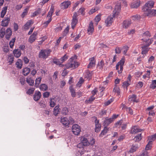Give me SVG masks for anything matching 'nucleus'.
<instances>
[{"label": "nucleus", "mask_w": 156, "mask_h": 156, "mask_svg": "<svg viewBox=\"0 0 156 156\" xmlns=\"http://www.w3.org/2000/svg\"><path fill=\"white\" fill-rule=\"evenodd\" d=\"M3 51L6 53L8 52L9 51L8 46H4L3 48Z\"/></svg>", "instance_id": "62"}, {"label": "nucleus", "mask_w": 156, "mask_h": 156, "mask_svg": "<svg viewBox=\"0 0 156 156\" xmlns=\"http://www.w3.org/2000/svg\"><path fill=\"white\" fill-rule=\"evenodd\" d=\"M95 59V58L94 57L89 59L90 62L87 66L88 68H91L95 66L96 61Z\"/></svg>", "instance_id": "11"}, {"label": "nucleus", "mask_w": 156, "mask_h": 156, "mask_svg": "<svg viewBox=\"0 0 156 156\" xmlns=\"http://www.w3.org/2000/svg\"><path fill=\"white\" fill-rule=\"evenodd\" d=\"M51 51V50L49 49L41 50L39 52L38 57L40 58L46 59L50 55Z\"/></svg>", "instance_id": "3"}, {"label": "nucleus", "mask_w": 156, "mask_h": 156, "mask_svg": "<svg viewBox=\"0 0 156 156\" xmlns=\"http://www.w3.org/2000/svg\"><path fill=\"white\" fill-rule=\"evenodd\" d=\"M53 62L55 64L57 65H58L60 66H63V65L61 63V62L59 60H59L57 59L54 60Z\"/></svg>", "instance_id": "40"}, {"label": "nucleus", "mask_w": 156, "mask_h": 156, "mask_svg": "<svg viewBox=\"0 0 156 156\" xmlns=\"http://www.w3.org/2000/svg\"><path fill=\"white\" fill-rule=\"evenodd\" d=\"M71 3V2L69 1H65L61 4V7L62 9H67Z\"/></svg>", "instance_id": "9"}, {"label": "nucleus", "mask_w": 156, "mask_h": 156, "mask_svg": "<svg viewBox=\"0 0 156 156\" xmlns=\"http://www.w3.org/2000/svg\"><path fill=\"white\" fill-rule=\"evenodd\" d=\"M78 16L77 12H75L73 16L72 22L71 23L72 28L73 29L77 23L78 20L77 17Z\"/></svg>", "instance_id": "6"}, {"label": "nucleus", "mask_w": 156, "mask_h": 156, "mask_svg": "<svg viewBox=\"0 0 156 156\" xmlns=\"http://www.w3.org/2000/svg\"><path fill=\"white\" fill-rule=\"evenodd\" d=\"M125 60L124 58H122L120 61L116 65V70H118V72L119 74L122 73L123 70V66L125 63Z\"/></svg>", "instance_id": "5"}, {"label": "nucleus", "mask_w": 156, "mask_h": 156, "mask_svg": "<svg viewBox=\"0 0 156 156\" xmlns=\"http://www.w3.org/2000/svg\"><path fill=\"white\" fill-rule=\"evenodd\" d=\"M60 108H59V106H56L54 108L53 111V114L55 115L56 116L58 114L59 112H60L59 111Z\"/></svg>", "instance_id": "28"}, {"label": "nucleus", "mask_w": 156, "mask_h": 156, "mask_svg": "<svg viewBox=\"0 0 156 156\" xmlns=\"http://www.w3.org/2000/svg\"><path fill=\"white\" fill-rule=\"evenodd\" d=\"M77 57L76 55L71 57L69 60V62L67 63L65 66L66 69L72 68L75 69L79 65V64L76 61Z\"/></svg>", "instance_id": "2"}, {"label": "nucleus", "mask_w": 156, "mask_h": 156, "mask_svg": "<svg viewBox=\"0 0 156 156\" xmlns=\"http://www.w3.org/2000/svg\"><path fill=\"white\" fill-rule=\"evenodd\" d=\"M7 7H4L3 9L2 10L1 12V18H3L5 14H6V10H7Z\"/></svg>", "instance_id": "37"}, {"label": "nucleus", "mask_w": 156, "mask_h": 156, "mask_svg": "<svg viewBox=\"0 0 156 156\" xmlns=\"http://www.w3.org/2000/svg\"><path fill=\"white\" fill-rule=\"evenodd\" d=\"M14 57L12 55H8L7 61L9 64H11L13 62Z\"/></svg>", "instance_id": "23"}, {"label": "nucleus", "mask_w": 156, "mask_h": 156, "mask_svg": "<svg viewBox=\"0 0 156 156\" xmlns=\"http://www.w3.org/2000/svg\"><path fill=\"white\" fill-rule=\"evenodd\" d=\"M113 121V119L110 118L106 119L104 121V123L105 125H108Z\"/></svg>", "instance_id": "32"}, {"label": "nucleus", "mask_w": 156, "mask_h": 156, "mask_svg": "<svg viewBox=\"0 0 156 156\" xmlns=\"http://www.w3.org/2000/svg\"><path fill=\"white\" fill-rule=\"evenodd\" d=\"M60 121L63 125L66 126H68L69 124L68 119L66 117H62Z\"/></svg>", "instance_id": "13"}, {"label": "nucleus", "mask_w": 156, "mask_h": 156, "mask_svg": "<svg viewBox=\"0 0 156 156\" xmlns=\"http://www.w3.org/2000/svg\"><path fill=\"white\" fill-rule=\"evenodd\" d=\"M104 65V63L103 61L102 60H101L100 62L98 63V67L99 69H101L103 68Z\"/></svg>", "instance_id": "39"}, {"label": "nucleus", "mask_w": 156, "mask_h": 156, "mask_svg": "<svg viewBox=\"0 0 156 156\" xmlns=\"http://www.w3.org/2000/svg\"><path fill=\"white\" fill-rule=\"evenodd\" d=\"M101 125L100 124H98L95 125V131L98 132L101 130Z\"/></svg>", "instance_id": "48"}, {"label": "nucleus", "mask_w": 156, "mask_h": 156, "mask_svg": "<svg viewBox=\"0 0 156 156\" xmlns=\"http://www.w3.org/2000/svg\"><path fill=\"white\" fill-rule=\"evenodd\" d=\"M50 95V93L48 92H44L43 94V97L44 98H48Z\"/></svg>", "instance_id": "64"}, {"label": "nucleus", "mask_w": 156, "mask_h": 156, "mask_svg": "<svg viewBox=\"0 0 156 156\" xmlns=\"http://www.w3.org/2000/svg\"><path fill=\"white\" fill-rule=\"evenodd\" d=\"M140 18V16L138 15H136L135 16H133L131 17V19L134 20L136 21L138 20Z\"/></svg>", "instance_id": "51"}, {"label": "nucleus", "mask_w": 156, "mask_h": 156, "mask_svg": "<svg viewBox=\"0 0 156 156\" xmlns=\"http://www.w3.org/2000/svg\"><path fill=\"white\" fill-rule=\"evenodd\" d=\"M27 82L30 86H32L34 84V80L32 79H27Z\"/></svg>", "instance_id": "41"}, {"label": "nucleus", "mask_w": 156, "mask_h": 156, "mask_svg": "<svg viewBox=\"0 0 156 156\" xmlns=\"http://www.w3.org/2000/svg\"><path fill=\"white\" fill-rule=\"evenodd\" d=\"M54 12V9L53 8H51L49 11L48 13L47 16V18H48L49 19H51L53 13Z\"/></svg>", "instance_id": "27"}, {"label": "nucleus", "mask_w": 156, "mask_h": 156, "mask_svg": "<svg viewBox=\"0 0 156 156\" xmlns=\"http://www.w3.org/2000/svg\"><path fill=\"white\" fill-rule=\"evenodd\" d=\"M40 89L43 91L47 90L48 89L47 86L44 84H42L40 86Z\"/></svg>", "instance_id": "36"}, {"label": "nucleus", "mask_w": 156, "mask_h": 156, "mask_svg": "<svg viewBox=\"0 0 156 156\" xmlns=\"http://www.w3.org/2000/svg\"><path fill=\"white\" fill-rule=\"evenodd\" d=\"M141 155V156H149L148 152L145 150L143 151Z\"/></svg>", "instance_id": "56"}, {"label": "nucleus", "mask_w": 156, "mask_h": 156, "mask_svg": "<svg viewBox=\"0 0 156 156\" xmlns=\"http://www.w3.org/2000/svg\"><path fill=\"white\" fill-rule=\"evenodd\" d=\"M28 10V8H26L24 9L21 15V16L22 18H23L25 16L27 15Z\"/></svg>", "instance_id": "53"}, {"label": "nucleus", "mask_w": 156, "mask_h": 156, "mask_svg": "<svg viewBox=\"0 0 156 156\" xmlns=\"http://www.w3.org/2000/svg\"><path fill=\"white\" fill-rule=\"evenodd\" d=\"M5 28H2L1 29L0 31V37L1 38H3L5 34Z\"/></svg>", "instance_id": "43"}, {"label": "nucleus", "mask_w": 156, "mask_h": 156, "mask_svg": "<svg viewBox=\"0 0 156 156\" xmlns=\"http://www.w3.org/2000/svg\"><path fill=\"white\" fill-rule=\"evenodd\" d=\"M152 143L151 142H148V144L147 145L145 151H147L151 149L152 148Z\"/></svg>", "instance_id": "45"}, {"label": "nucleus", "mask_w": 156, "mask_h": 156, "mask_svg": "<svg viewBox=\"0 0 156 156\" xmlns=\"http://www.w3.org/2000/svg\"><path fill=\"white\" fill-rule=\"evenodd\" d=\"M93 97L94 96L92 95L89 99L88 100H86V101L87 103H90L94 100L95 98H94Z\"/></svg>", "instance_id": "61"}, {"label": "nucleus", "mask_w": 156, "mask_h": 156, "mask_svg": "<svg viewBox=\"0 0 156 156\" xmlns=\"http://www.w3.org/2000/svg\"><path fill=\"white\" fill-rule=\"evenodd\" d=\"M154 2L152 1H149L146 3L143 8L151 9L154 6Z\"/></svg>", "instance_id": "14"}, {"label": "nucleus", "mask_w": 156, "mask_h": 156, "mask_svg": "<svg viewBox=\"0 0 156 156\" xmlns=\"http://www.w3.org/2000/svg\"><path fill=\"white\" fill-rule=\"evenodd\" d=\"M16 65L17 68L19 69H21L23 65L22 61L20 59H18L16 63Z\"/></svg>", "instance_id": "22"}, {"label": "nucleus", "mask_w": 156, "mask_h": 156, "mask_svg": "<svg viewBox=\"0 0 156 156\" xmlns=\"http://www.w3.org/2000/svg\"><path fill=\"white\" fill-rule=\"evenodd\" d=\"M37 35V32H34L31 35L29 38L28 41L30 43H32L36 39V37Z\"/></svg>", "instance_id": "10"}, {"label": "nucleus", "mask_w": 156, "mask_h": 156, "mask_svg": "<svg viewBox=\"0 0 156 156\" xmlns=\"http://www.w3.org/2000/svg\"><path fill=\"white\" fill-rule=\"evenodd\" d=\"M136 96L135 95L133 94L131 96H129V101H130L137 102V101L136 100Z\"/></svg>", "instance_id": "29"}, {"label": "nucleus", "mask_w": 156, "mask_h": 156, "mask_svg": "<svg viewBox=\"0 0 156 156\" xmlns=\"http://www.w3.org/2000/svg\"><path fill=\"white\" fill-rule=\"evenodd\" d=\"M13 53L15 57L16 58L20 57L21 55L20 50L19 49L14 50L13 51Z\"/></svg>", "instance_id": "20"}, {"label": "nucleus", "mask_w": 156, "mask_h": 156, "mask_svg": "<svg viewBox=\"0 0 156 156\" xmlns=\"http://www.w3.org/2000/svg\"><path fill=\"white\" fill-rule=\"evenodd\" d=\"M93 23L92 21L90 22L87 29V33L89 35L92 34L94 31Z\"/></svg>", "instance_id": "8"}, {"label": "nucleus", "mask_w": 156, "mask_h": 156, "mask_svg": "<svg viewBox=\"0 0 156 156\" xmlns=\"http://www.w3.org/2000/svg\"><path fill=\"white\" fill-rule=\"evenodd\" d=\"M140 0H137L131 3L130 6L132 8H137L140 5Z\"/></svg>", "instance_id": "12"}, {"label": "nucleus", "mask_w": 156, "mask_h": 156, "mask_svg": "<svg viewBox=\"0 0 156 156\" xmlns=\"http://www.w3.org/2000/svg\"><path fill=\"white\" fill-rule=\"evenodd\" d=\"M156 138V133L154 134L153 135H152L151 136L149 137H148V140H149V142H151L152 143V141L154 140Z\"/></svg>", "instance_id": "38"}, {"label": "nucleus", "mask_w": 156, "mask_h": 156, "mask_svg": "<svg viewBox=\"0 0 156 156\" xmlns=\"http://www.w3.org/2000/svg\"><path fill=\"white\" fill-rule=\"evenodd\" d=\"M141 131V129H140L138 126H134L132 128L131 132L132 133H135L140 132Z\"/></svg>", "instance_id": "19"}, {"label": "nucleus", "mask_w": 156, "mask_h": 156, "mask_svg": "<svg viewBox=\"0 0 156 156\" xmlns=\"http://www.w3.org/2000/svg\"><path fill=\"white\" fill-rule=\"evenodd\" d=\"M138 148V147L137 145H133L129 151V152L130 153H133Z\"/></svg>", "instance_id": "30"}, {"label": "nucleus", "mask_w": 156, "mask_h": 156, "mask_svg": "<svg viewBox=\"0 0 156 156\" xmlns=\"http://www.w3.org/2000/svg\"><path fill=\"white\" fill-rule=\"evenodd\" d=\"M84 82V80H83V79H80L79 82L77 84H76V86L79 87H80L81 85L83 84Z\"/></svg>", "instance_id": "57"}, {"label": "nucleus", "mask_w": 156, "mask_h": 156, "mask_svg": "<svg viewBox=\"0 0 156 156\" xmlns=\"http://www.w3.org/2000/svg\"><path fill=\"white\" fill-rule=\"evenodd\" d=\"M101 15L99 14L95 18L94 20L96 22V24H98V22L101 20Z\"/></svg>", "instance_id": "42"}, {"label": "nucleus", "mask_w": 156, "mask_h": 156, "mask_svg": "<svg viewBox=\"0 0 156 156\" xmlns=\"http://www.w3.org/2000/svg\"><path fill=\"white\" fill-rule=\"evenodd\" d=\"M30 72V69L28 67H25L23 69V73L25 76L27 75Z\"/></svg>", "instance_id": "26"}, {"label": "nucleus", "mask_w": 156, "mask_h": 156, "mask_svg": "<svg viewBox=\"0 0 156 156\" xmlns=\"http://www.w3.org/2000/svg\"><path fill=\"white\" fill-rule=\"evenodd\" d=\"M131 23L130 21L125 20L123 21L122 24L123 27L126 28L129 26Z\"/></svg>", "instance_id": "24"}, {"label": "nucleus", "mask_w": 156, "mask_h": 156, "mask_svg": "<svg viewBox=\"0 0 156 156\" xmlns=\"http://www.w3.org/2000/svg\"><path fill=\"white\" fill-rule=\"evenodd\" d=\"M52 19H49L48 20L44 23V26L46 27L48 25V24L51 22Z\"/></svg>", "instance_id": "59"}, {"label": "nucleus", "mask_w": 156, "mask_h": 156, "mask_svg": "<svg viewBox=\"0 0 156 156\" xmlns=\"http://www.w3.org/2000/svg\"><path fill=\"white\" fill-rule=\"evenodd\" d=\"M6 34L11 35L12 34V30L10 28H8L6 31Z\"/></svg>", "instance_id": "60"}, {"label": "nucleus", "mask_w": 156, "mask_h": 156, "mask_svg": "<svg viewBox=\"0 0 156 156\" xmlns=\"http://www.w3.org/2000/svg\"><path fill=\"white\" fill-rule=\"evenodd\" d=\"M130 82V79H129L127 81L124 82L123 83V86H124V87L126 86L127 87L129 85Z\"/></svg>", "instance_id": "58"}, {"label": "nucleus", "mask_w": 156, "mask_h": 156, "mask_svg": "<svg viewBox=\"0 0 156 156\" xmlns=\"http://www.w3.org/2000/svg\"><path fill=\"white\" fill-rule=\"evenodd\" d=\"M72 131L74 134L78 135L80 131V126L77 124L73 125L72 126Z\"/></svg>", "instance_id": "7"}, {"label": "nucleus", "mask_w": 156, "mask_h": 156, "mask_svg": "<svg viewBox=\"0 0 156 156\" xmlns=\"http://www.w3.org/2000/svg\"><path fill=\"white\" fill-rule=\"evenodd\" d=\"M41 9H39L37 10L35 12H34L33 13L32 16L34 17L35 16H37V15L41 11Z\"/></svg>", "instance_id": "55"}, {"label": "nucleus", "mask_w": 156, "mask_h": 156, "mask_svg": "<svg viewBox=\"0 0 156 156\" xmlns=\"http://www.w3.org/2000/svg\"><path fill=\"white\" fill-rule=\"evenodd\" d=\"M49 103L50 107H53L56 105V100L54 98H50Z\"/></svg>", "instance_id": "31"}, {"label": "nucleus", "mask_w": 156, "mask_h": 156, "mask_svg": "<svg viewBox=\"0 0 156 156\" xmlns=\"http://www.w3.org/2000/svg\"><path fill=\"white\" fill-rule=\"evenodd\" d=\"M34 22L32 20L28 21L24 26V28L25 29L27 30L29 28L30 26L33 24Z\"/></svg>", "instance_id": "25"}, {"label": "nucleus", "mask_w": 156, "mask_h": 156, "mask_svg": "<svg viewBox=\"0 0 156 156\" xmlns=\"http://www.w3.org/2000/svg\"><path fill=\"white\" fill-rule=\"evenodd\" d=\"M113 91L117 93L118 94H119L120 93V89L119 87L115 85L113 90Z\"/></svg>", "instance_id": "46"}, {"label": "nucleus", "mask_w": 156, "mask_h": 156, "mask_svg": "<svg viewBox=\"0 0 156 156\" xmlns=\"http://www.w3.org/2000/svg\"><path fill=\"white\" fill-rule=\"evenodd\" d=\"M10 19L9 17L5 18L2 22V25L3 27H6L8 26L9 22L10 21Z\"/></svg>", "instance_id": "18"}, {"label": "nucleus", "mask_w": 156, "mask_h": 156, "mask_svg": "<svg viewBox=\"0 0 156 156\" xmlns=\"http://www.w3.org/2000/svg\"><path fill=\"white\" fill-rule=\"evenodd\" d=\"M85 9L83 7H82L80 8L77 12L78 14H79L78 15L80 14L83 15H84L85 14Z\"/></svg>", "instance_id": "34"}, {"label": "nucleus", "mask_w": 156, "mask_h": 156, "mask_svg": "<svg viewBox=\"0 0 156 156\" xmlns=\"http://www.w3.org/2000/svg\"><path fill=\"white\" fill-rule=\"evenodd\" d=\"M109 130V129L107 127H105L104 129L102 131L101 133L100 134V136H102L103 135L106 134L108 131Z\"/></svg>", "instance_id": "35"}, {"label": "nucleus", "mask_w": 156, "mask_h": 156, "mask_svg": "<svg viewBox=\"0 0 156 156\" xmlns=\"http://www.w3.org/2000/svg\"><path fill=\"white\" fill-rule=\"evenodd\" d=\"M142 10L144 12V14L145 16L151 17L156 15L155 10L145 8H143Z\"/></svg>", "instance_id": "4"}, {"label": "nucleus", "mask_w": 156, "mask_h": 156, "mask_svg": "<svg viewBox=\"0 0 156 156\" xmlns=\"http://www.w3.org/2000/svg\"><path fill=\"white\" fill-rule=\"evenodd\" d=\"M81 143L83 146H88L90 145L89 142L88 141L87 138L85 137H82L81 139Z\"/></svg>", "instance_id": "15"}, {"label": "nucleus", "mask_w": 156, "mask_h": 156, "mask_svg": "<svg viewBox=\"0 0 156 156\" xmlns=\"http://www.w3.org/2000/svg\"><path fill=\"white\" fill-rule=\"evenodd\" d=\"M68 112V108L66 107L64 108L62 111V112L64 115H66Z\"/></svg>", "instance_id": "49"}, {"label": "nucleus", "mask_w": 156, "mask_h": 156, "mask_svg": "<svg viewBox=\"0 0 156 156\" xmlns=\"http://www.w3.org/2000/svg\"><path fill=\"white\" fill-rule=\"evenodd\" d=\"M41 96V92L39 91H36L34 96V99L35 101L38 100Z\"/></svg>", "instance_id": "16"}, {"label": "nucleus", "mask_w": 156, "mask_h": 156, "mask_svg": "<svg viewBox=\"0 0 156 156\" xmlns=\"http://www.w3.org/2000/svg\"><path fill=\"white\" fill-rule=\"evenodd\" d=\"M135 140L136 141H139L141 139V134H138L137 136H136L134 138Z\"/></svg>", "instance_id": "50"}, {"label": "nucleus", "mask_w": 156, "mask_h": 156, "mask_svg": "<svg viewBox=\"0 0 156 156\" xmlns=\"http://www.w3.org/2000/svg\"><path fill=\"white\" fill-rule=\"evenodd\" d=\"M34 90V88H31L28 90L27 91V93L28 94H30L33 93Z\"/></svg>", "instance_id": "54"}, {"label": "nucleus", "mask_w": 156, "mask_h": 156, "mask_svg": "<svg viewBox=\"0 0 156 156\" xmlns=\"http://www.w3.org/2000/svg\"><path fill=\"white\" fill-rule=\"evenodd\" d=\"M93 74V72H90L88 70H87L84 74L85 78L92 77Z\"/></svg>", "instance_id": "17"}, {"label": "nucleus", "mask_w": 156, "mask_h": 156, "mask_svg": "<svg viewBox=\"0 0 156 156\" xmlns=\"http://www.w3.org/2000/svg\"><path fill=\"white\" fill-rule=\"evenodd\" d=\"M148 46H147L146 44L142 47V52L141 53L143 55H146L148 51L149 50V48L147 47Z\"/></svg>", "instance_id": "21"}, {"label": "nucleus", "mask_w": 156, "mask_h": 156, "mask_svg": "<svg viewBox=\"0 0 156 156\" xmlns=\"http://www.w3.org/2000/svg\"><path fill=\"white\" fill-rule=\"evenodd\" d=\"M68 56L66 55H65L63 57H62L60 59H59V60L61 62V63H63L68 58Z\"/></svg>", "instance_id": "44"}, {"label": "nucleus", "mask_w": 156, "mask_h": 156, "mask_svg": "<svg viewBox=\"0 0 156 156\" xmlns=\"http://www.w3.org/2000/svg\"><path fill=\"white\" fill-rule=\"evenodd\" d=\"M15 38L12 39L9 42L10 47L11 48H12L14 45V43L15 41Z\"/></svg>", "instance_id": "52"}, {"label": "nucleus", "mask_w": 156, "mask_h": 156, "mask_svg": "<svg viewBox=\"0 0 156 156\" xmlns=\"http://www.w3.org/2000/svg\"><path fill=\"white\" fill-rule=\"evenodd\" d=\"M122 2L126 5V2L122 0L117 2L115 5L114 10L113 11V15L108 16L105 20V24L107 27L110 26L113 22V18L116 16L118 15L121 10V3Z\"/></svg>", "instance_id": "1"}, {"label": "nucleus", "mask_w": 156, "mask_h": 156, "mask_svg": "<svg viewBox=\"0 0 156 156\" xmlns=\"http://www.w3.org/2000/svg\"><path fill=\"white\" fill-rule=\"evenodd\" d=\"M129 47L127 45L124 46L122 48V50L123 51V54L126 55L127 51L128 50Z\"/></svg>", "instance_id": "47"}, {"label": "nucleus", "mask_w": 156, "mask_h": 156, "mask_svg": "<svg viewBox=\"0 0 156 156\" xmlns=\"http://www.w3.org/2000/svg\"><path fill=\"white\" fill-rule=\"evenodd\" d=\"M70 91L71 93V95L72 97H75L76 96V94L75 90L73 89L72 86H70L69 87Z\"/></svg>", "instance_id": "33"}, {"label": "nucleus", "mask_w": 156, "mask_h": 156, "mask_svg": "<svg viewBox=\"0 0 156 156\" xmlns=\"http://www.w3.org/2000/svg\"><path fill=\"white\" fill-rule=\"evenodd\" d=\"M41 79H36L35 80V84L36 86H38L41 82Z\"/></svg>", "instance_id": "63"}]
</instances>
